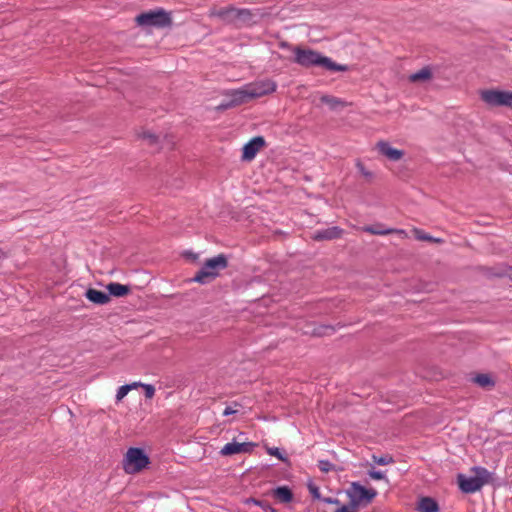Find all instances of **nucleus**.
<instances>
[{"mask_svg": "<svg viewBox=\"0 0 512 512\" xmlns=\"http://www.w3.org/2000/svg\"><path fill=\"white\" fill-rule=\"evenodd\" d=\"M294 54V62L306 68L320 66L329 71L345 72L349 70V66L337 64L329 57L309 48L297 46L294 48Z\"/></svg>", "mask_w": 512, "mask_h": 512, "instance_id": "f257e3e1", "label": "nucleus"}, {"mask_svg": "<svg viewBox=\"0 0 512 512\" xmlns=\"http://www.w3.org/2000/svg\"><path fill=\"white\" fill-rule=\"evenodd\" d=\"M210 16L217 17L225 24L233 25L237 28L254 23V14L247 8L228 6L219 10H212Z\"/></svg>", "mask_w": 512, "mask_h": 512, "instance_id": "f03ea898", "label": "nucleus"}, {"mask_svg": "<svg viewBox=\"0 0 512 512\" xmlns=\"http://www.w3.org/2000/svg\"><path fill=\"white\" fill-rule=\"evenodd\" d=\"M228 267V259L224 254L207 259L201 269L191 278L190 282L207 284L219 275L220 270Z\"/></svg>", "mask_w": 512, "mask_h": 512, "instance_id": "7ed1b4c3", "label": "nucleus"}, {"mask_svg": "<svg viewBox=\"0 0 512 512\" xmlns=\"http://www.w3.org/2000/svg\"><path fill=\"white\" fill-rule=\"evenodd\" d=\"M471 470L474 476L466 477L459 474L457 477L460 490L467 494L479 491L492 480V473L484 467L475 466Z\"/></svg>", "mask_w": 512, "mask_h": 512, "instance_id": "20e7f679", "label": "nucleus"}, {"mask_svg": "<svg viewBox=\"0 0 512 512\" xmlns=\"http://www.w3.org/2000/svg\"><path fill=\"white\" fill-rule=\"evenodd\" d=\"M150 463L148 455L143 449L131 447L123 459V469L128 474H135L143 470Z\"/></svg>", "mask_w": 512, "mask_h": 512, "instance_id": "39448f33", "label": "nucleus"}, {"mask_svg": "<svg viewBox=\"0 0 512 512\" xmlns=\"http://www.w3.org/2000/svg\"><path fill=\"white\" fill-rule=\"evenodd\" d=\"M136 22L143 27L166 28L172 26L171 13L163 9L151 10L136 17Z\"/></svg>", "mask_w": 512, "mask_h": 512, "instance_id": "423d86ee", "label": "nucleus"}, {"mask_svg": "<svg viewBox=\"0 0 512 512\" xmlns=\"http://www.w3.org/2000/svg\"><path fill=\"white\" fill-rule=\"evenodd\" d=\"M350 501L358 508L361 504H369L376 497L377 491L366 488L359 482H352L347 491Z\"/></svg>", "mask_w": 512, "mask_h": 512, "instance_id": "0eeeda50", "label": "nucleus"}, {"mask_svg": "<svg viewBox=\"0 0 512 512\" xmlns=\"http://www.w3.org/2000/svg\"><path fill=\"white\" fill-rule=\"evenodd\" d=\"M480 97L481 100L489 106H506L512 108V91L487 89L481 91Z\"/></svg>", "mask_w": 512, "mask_h": 512, "instance_id": "6e6552de", "label": "nucleus"}, {"mask_svg": "<svg viewBox=\"0 0 512 512\" xmlns=\"http://www.w3.org/2000/svg\"><path fill=\"white\" fill-rule=\"evenodd\" d=\"M246 87L252 100L273 93L276 90L277 85L274 81L266 79L250 83L246 85Z\"/></svg>", "mask_w": 512, "mask_h": 512, "instance_id": "1a4fd4ad", "label": "nucleus"}, {"mask_svg": "<svg viewBox=\"0 0 512 512\" xmlns=\"http://www.w3.org/2000/svg\"><path fill=\"white\" fill-rule=\"evenodd\" d=\"M255 446L256 443L253 442H231L224 445V447L220 451V454L223 456H231L240 453H251Z\"/></svg>", "mask_w": 512, "mask_h": 512, "instance_id": "9d476101", "label": "nucleus"}, {"mask_svg": "<svg viewBox=\"0 0 512 512\" xmlns=\"http://www.w3.org/2000/svg\"><path fill=\"white\" fill-rule=\"evenodd\" d=\"M265 146V139L262 136L252 138L243 146L242 160H252L259 150Z\"/></svg>", "mask_w": 512, "mask_h": 512, "instance_id": "9b49d317", "label": "nucleus"}, {"mask_svg": "<svg viewBox=\"0 0 512 512\" xmlns=\"http://www.w3.org/2000/svg\"><path fill=\"white\" fill-rule=\"evenodd\" d=\"M343 230L338 226L329 227L322 230L315 231L311 238L314 241H325V240H334L341 237Z\"/></svg>", "mask_w": 512, "mask_h": 512, "instance_id": "f8f14e48", "label": "nucleus"}, {"mask_svg": "<svg viewBox=\"0 0 512 512\" xmlns=\"http://www.w3.org/2000/svg\"><path fill=\"white\" fill-rule=\"evenodd\" d=\"M378 151L391 161H398L404 156V151L392 148L386 141H379L376 145Z\"/></svg>", "mask_w": 512, "mask_h": 512, "instance_id": "ddd939ff", "label": "nucleus"}, {"mask_svg": "<svg viewBox=\"0 0 512 512\" xmlns=\"http://www.w3.org/2000/svg\"><path fill=\"white\" fill-rule=\"evenodd\" d=\"M228 95L230 96V105H234V107L247 103L251 100L246 86L241 89L231 90Z\"/></svg>", "mask_w": 512, "mask_h": 512, "instance_id": "4468645a", "label": "nucleus"}, {"mask_svg": "<svg viewBox=\"0 0 512 512\" xmlns=\"http://www.w3.org/2000/svg\"><path fill=\"white\" fill-rule=\"evenodd\" d=\"M85 297L92 303L97 305H105L110 302L111 298L108 293L103 291L89 288L85 292Z\"/></svg>", "mask_w": 512, "mask_h": 512, "instance_id": "2eb2a0df", "label": "nucleus"}, {"mask_svg": "<svg viewBox=\"0 0 512 512\" xmlns=\"http://www.w3.org/2000/svg\"><path fill=\"white\" fill-rule=\"evenodd\" d=\"M106 289L108 290V295L114 297H124L131 292V287L129 285L120 284L118 282H111L107 284Z\"/></svg>", "mask_w": 512, "mask_h": 512, "instance_id": "dca6fc26", "label": "nucleus"}, {"mask_svg": "<svg viewBox=\"0 0 512 512\" xmlns=\"http://www.w3.org/2000/svg\"><path fill=\"white\" fill-rule=\"evenodd\" d=\"M271 494L281 503H289L293 500V493L288 486H279L273 489Z\"/></svg>", "mask_w": 512, "mask_h": 512, "instance_id": "f3484780", "label": "nucleus"}, {"mask_svg": "<svg viewBox=\"0 0 512 512\" xmlns=\"http://www.w3.org/2000/svg\"><path fill=\"white\" fill-rule=\"evenodd\" d=\"M380 227H381V225H379V224L369 225V226L363 227V231L368 232L372 235H388V234H393V233L406 235V232L401 229H394V228L381 229Z\"/></svg>", "mask_w": 512, "mask_h": 512, "instance_id": "a211bd4d", "label": "nucleus"}, {"mask_svg": "<svg viewBox=\"0 0 512 512\" xmlns=\"http://www.w3.org/2000/svg\"><path fill=\"white\" fill-rule=\"evenodd\" d=\"M418 510L420 512H438L439 505L436 500L431 497H422L418 504Z\"/></svg>", "mask_w": 512, "mask_h": 512, "instance_id": "6ab92c4d", "label": "nucleus"}, {"mask_svg": "<svg viewBox=\"0 0 512 512\" xmlns=\"http://www.w3.org/2000/svg\"><path fill=\"white\" fill-rule=\"evenodd\" d=\"M432 78V71L429 66H425L416 73H413L409 76V81L412 83H417L421 81H427Z\"/></svg>", "mask_w": 512, "mask_h": 512, "instance_id": "aec40b11", "label": "nucleus"}, {"mask_svg": "<svg viewBox=\"0 0 512 512\" xmlns=\"http://www.w3.org/2000/svg\"><path fill=\"white\" fill-rule=\"evenodd\" d=\"M472 381L484 389H492L495 386V381L489 374H477Z\"/></svg>", "mask_w": 512, "mask_h": 512, "instance_id": "412c9836", "label": "nucleus"}, {"mask_svg": "<svg viewBox=\"0 0 512 512\" xmlns=\"http://www.w3.org/2000/svg\"><path fill=\"white\" fill-rule=\"evenodd\" d=\"M320 100L322 103L327 104L332 110L344 108L348 105L345 101L341 100L340 98L330 95H322Z\"/></svg>", "mask_w": 512, "mask_h": 512, "instance_id": "4be33fe9", "label": "nucleus"}, {"mask_svg": "<svg viewBox=\"0 0 512 512\" xmlns=\"http://www.w3.org/2000/svg\"><path fill=\"white\" fill-rule=\"evenodd\" d=\"M140 139L146 142V145L150 147L158 146L159 144V136L149 131H143L138 135Z\"/></svg>", "mask_w": 512, "mask_h": 512, "instance_id": "5701e85b", "label": "nucleus"}, {"mask_svg": "<svg viewBox=\"0 0 512 512\" xmlns=\"http://www.w3.org/2000/svg\"><path fill=\"white\" fill-rule=\"evenodd\" d=\"M139 385L138 382H134L132 384H125L121 386L116 394V400L119 402L121 401L133 388H137Z\"/></svg>", "mask_w": 512, "mask_h": 512, "instance_id": "b1692460", "label": "nucleus"}, {"mask_svg": "<svg viewBox=\"0 0 512 512\" xmlns=\"http://www.w3.org/2000/svg\"><path fill=\"white\" fill-rule=\"evenodd\" d=\"M413 232H414V235H415L416 239H418V240H421V241H428V242H435V243H442V242H443V240H442V239H440V238H434V237H432V236H430V235H428V234L424 233V232H423L422 230H420V229L415 228V229L413 230Z\"/></svg>", "mask_w": 512, "mask_h": 512, "instance_id": "393cba45", "label": "nucleus"}, {"mask_svg": "<svg viewBox=\"0 0 512 512\" xmlns=\"http://www.w3.org/2000/svg\"><path fill=\"white\" fill-rule=\"evenodd\" d=\"M247 503H253L254 505H257L261 507L265 512H276V509H274L269 502L265 500H258L256 498H249L247 500Z\"/></svg>", "mask_w": 512, "mask_h": 512, "instance_id": "a878e982", "label": "nucleus"}, {"mask_svg": "<svg viewBox=\"0 0 512 512\" xmlns=\"http://www.w3.org/2000/svg\"><path fill=\"white\" fill-rule=\"evenodd\" d=\"M372 459L378 465H387V464L394 463L393 457L389 454L382 455V456L373 455Z\"/></svg>", "mask_w": 512, "mask_h": 512, "instance_id": "bb28decb", "label": "nucleus"}, {"mask_svg": "<svg viewBox=\"0 0 512 512\" xmlns=\"http://www.w3.org/2000/svg\"><path fill=\"white\" fill-rule=\"evenodd\" d=\"M267 453L271 456H275L277 457L279 460H281L282 462H287V457L283 455V453L280 451L279 448L277 447H270V448H267Z\"/></svg>", "mask_w": 512, "mask_h": 512, "instance_id": "cd10ccee", "label": "nucleus"}, {"mask_svg": "<svg viewBox=\"0 0 512 512\" xmlns=\"http://www.w3.org/2000/svg\"><path fill=\"white\" fill-rule=\"evenodd\" d=\"M356 167L368 181H371L373 179V173L371 171H368L361 161H358L356 163Z\"/></svg>", "mask_w": 512, "mask_h": 512, "instance_id": "c85d7f7f", "label": "nucleus"}, {"mask_svg": "<svg viewBox=\"0 0 512 512\" xmlns=\"http://www.w3.org/2000/svg\"><path fill=\"white\" fill-rule=\"evenodd\" d=\"M139 385L138 387H142L145 391V397L148 398V399H151L153 398L154 394H155V388L153 385H150V384H143V383H140L138 382Z\"/></svg>", "mask_w": 512, "mask_h": 512, "instance_id": "c756f323", "label": "nucleus"}, {"mask_svg": "<svg viewBox=\"0 0 512 512\" xmlns=\"http://www.w3.org/2000/svg\"><path fill=\"white\" fill-rule=\"evenodd\" d=\"M318 467L322 472L327 473V472L333 470L334 465L328 460H320L318 462Z\"/></svg>", "mask_w": 512, "mask_h": 512, "instance_id": "7c9ffc66", "label": "nucleus"}, {"mask_svg": "<svg viewBox=\"0 0 512 512\" xmlns=\"http://www.w3.org/2000/svg\"><path fill=\"white\" fill-rule=\"evenodd\" d=\"M333 332L334 328L332 326H321L315 330V334L318 336L331 335Z\"/></svg>", "mask_w": 512, "mask_h": 512, "instance_id": "2f4dec72", "label": "nucleus"}, {"mask_svg": "<svg viewBox=\"0 0 512 512\" xmlns=\"http://www.w3.org/2000/svg\"><path fill=\"white\" fill-rule=\"evenodd\" d=\"M308 490L314 499L322 500L323 497H321L319 488L315 484L309 483Z\"/></svg>", "mask_w": 512, "mask_h": 512, "instance_id": "473e14b6", "label": "nucleus"}, {"mask_svg": "<svg viewBox=\"0 0 512 512\" xmlns=\"http://www.w3.org/2000/svg\"><path fill=\"white\" fill-rule=\"evenodd\" d=\"M335 512H357V507L350 501L349 505H343L338 508Z\"/></svg>", "mask_w": 512, "mask_h": 512, "instance_id": "72a5a7b5", "label": "nucleus"}, {"mask_svg": "<svg viewBox=\"0 0 512 512\" xmlns=\"http://www.w3.org/2000/svg\"><path fill=\"white\" fill-rule=\"evenodd\" d=\"M368 475L374 480L384 479L385 476L381 471H376L374 469L368 471Z\"/></svg>", "mask_w": 512, "mask_h": 512, "instance_id": "f704fd0d", "label": "nucleus"}, {"mask_svg": "<svg viewBox=\"0 0 512 512\" xmlns=\"http://www.w3.org/2000/svg\"><path fill=\"white\" fill-rule=\"evenodd\" d=\"M234 105H230V99L228 101L222 102L217 106V110L224 111L230 108H233Z\"/></svg>", "mask_w": 512, "mask_h": 512, "instance_id": "c9c22d12", "label": "nucleus"}, {"mask_svg": "<svg viewBox=\"0 0 512 512\" xmlns=\"http://www.w3.org/2000/svg\"><path fill=\"white\" fill-rule=\"evenodd\" d=\"M237 412H238V409H234L232 406H228L224 409L223 415L229 416V415L236 414Z\"/></svg>", "mask_w": 512, "mask_h": 512, "instance_id": "e433bc0d", "label": "nucleus"}, {"mask_svg": "<svg viewBox=\"0 0 512 512\" xmlns=\"http://www.w3.org/2000/svg\"><path fill=\"white\" fill-rule=\"evenodd\" d=\"M322 501H324L325 503H328V504H335V505H339L340 504L339 499L332 498V497L322 498Z\"/></svg>", "mask_w": 512, "mask_h": 512, "instance_id": "4c0bfd02", "label": "nucleus"}, {"mask_svg": "<svg viewBox=\"0 0 512 512\" xmlns=\"http://www.w3.org/2000/svg\"><path fill=\"white\" fill-rule=\"evenodd\" d=\"M187 256H189L190 258H192L193 260H196L197 259V255L196 254H193V253H187L186 254Z\"/></svg>", "mask_w": 512, "mask_h": 512, "instance_id": "58836bf2", "label": "nucleus"}, {"mask_svg": "<svg viewBox=\"0 0 512 512\" xmlns=\"http://www.w3.org/2000/svg\"><path fill=\"white\" fill-rule=\"evenodd\" d=\"M240 406H241V404H240V403H238V402H236V401H235V402H233V406H232V407H233L234 409H237V408H238V407H240Z\"/></svg>", "mask_w": 512, "mask_h": 512, "instance_id": "ea45409f", "label": "nucleus"}, {"mask_svg": "<svg viewBox=\"0 0 512 512\" xmlns=\"http://www.w3.org/2000/svg\"><path fill=\"white\" fill-rule=\"evenodd\" d=\"M494 275L498 276V277H502L504 274L503 273H495Z\"/></svg>", "mask_w": 512, "mask_h": 512, "instance_id": "a19ab883", "label": "nucleus"}, {"mask_svg": "<svg viewBox=\"0 0 512 512\" xmlns=\"http://www.w3.org/2000/svg\"><path fill=\"white\" fill-rule=\"evenodd\" d=\"M509 271H512V267H509Z\"/></svg>", "mask_w": 512, "mask_h": 512, "instance_id": "79ce46f5", "label": "nucleus"}]
</instances>
